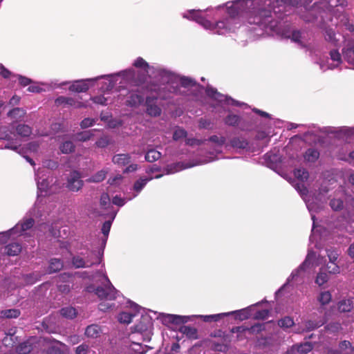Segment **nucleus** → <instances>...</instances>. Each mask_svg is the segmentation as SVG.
Instances as JSON below:
<instances>
[{"instance_id": "obj_21", "label": "nucleus", "mask_w": 354, "mask_h": 354, "mask_svg": "<svg viewBox=\"0 0 354 354\" xmlns=\"http://www.w3.org/2000/svg\"><path fill=\"white\" fill-rule=\"evenodd\" d=\"M63 268V263L59 259H52L50 261L49 272H55Z\"/></svg>"}, {"instance_id": "obj_38", "label": "nucleus", "mask_w": 354, "mask_h": 354, "mask_svg": "<svg viewBox=\"0 0 354 354\" xmlns=\"http://www.w3.org/2000/svg\"><path fill=\"white\" fill-rule=\"evenodd\" d=\"M19 314V311L16 309H9L1 312V316L6 318H16Z\"/></svg>"}, {"instance_id": "obj_26", "label": "nucleus", "mask_w": 354, "mask_h": 354, "mask_svg": "<svg viewBox=\"0 0 354 354\" xmlns=\"http://www.w3.org/2000/svg\"><path fill=\"white\" fill-rule=\"evenodd\" d=\"M335 1L334 0H331L330 2L323 1L320 2L319 3L315 2L313 4V9L314 10H319V9H324L326 10L328 12H332L331 7L333 6V3Z\"/></svg>"}, {"instance_id": "obj_34", "label": "nucleus", "mask_w": 354, "mask_h": 354, "mask_svg": "<svg viewBox=\"0 0 354 354\" xmlns=\"http://www.w3.org/2000/svg\"><path fill=\"white\" fill-rule=\"evenodd\" d=\"M180 331L189 338H196V330L194 328L187 326H184L180 328Z\"/></svg>"}, {"instance_id": "obj_62", "label": "nucleus", "mask_w": 354, "mask_h": 354, "mask_svg": "<svg viewBox=\"0 0 354 354\" xmlns=\"http://www.w3.org/2000/svg\"><path fill=\"white\" fill-rule=\"evenodd\" d=\"M88 346L86 345H80L76 348L77 354H86Z\"/></svg>"}, {"instance_id": "obj_18", "label": "nucleus", "mask_w": 354, "mask_h": 354, "mask_svg": "<svg viewBox=\"0 0 354 354\" xmlns=\"http://www.w3.org/2000/svg\"><path fill=\"white\" fill-rule=\"evenodd\" d=\"M16 132L21 137H27L32 133V129L26 124H19L16 128Z\"/></svg>"}, {"instance_id": "obj_15", "label": "nucleus", "mask_w": 354, "mask_h": 354, "mask_svg": "<svg viewBox=\"0 0 354 354\" xmlns=\"http://www.w3.org/2000/svg\"><path fill=\"white\" fill-rule=\"evenodd\" d=\"M34 223V221L32 218L27 219L26 221L22 223L20 225H17L14 228L10 230L12 234L17 232L19 229L21 228V231L24 232L30 229Z\"/></svg>"}, {"instance_id": "obj_6", "label": "nucleus", "mask_w": 354, "mask_h": 354, "mask_svg": "<svg viewBox=\"0 0 354 354\" xmlns=\"http://www.w3.org/2000/svg\"><path fill=\"white\" fill-rule=\"evenodd\" d=\"M184 17L195 20L198 23L202 24L205 28H208L211 26L209 21L205 20L201 16V12L198 10H190L187 14H184Z\"/></svg>"}, {"instance_id": "obj_17", "label": "nucleus", "mask_w": 354, "mask_h": 354, "mask_svg": "<svg viewBox=\"0 0 354 354\" xmlns=\"http://www.w3.org/2000/svg\"><path fill=\"white\" fill-rule=\"evenodd\" d=\"M113 162L120 165H125L130 162V156L128 154H118L113 156Z\"/></svg>"}, {"instance_id": "obj_56", "label": "nucleus", "mask_w": 354, "mask_h": 354, "mask_svg": "<svg viewBox=\"0 0 354 354\" xmlns=\"http://www.w3.org/2000/svg\"><path fill=\"white\" fill-rule=\"evenodd\" d=\"M111 222L110 221H106L102 227V232L104 236H107L111 229Z\"/></svg>"}, {"instance_id": "obj_19", "label": "nucleus", "mask_w": 354, "mask_h": 354, "mask_svg": "<svg viewBox=\"0 0 354 354\" xmlns=\"http://www.w3.org/2000/svg\"><path fill=\"white\" fill-rule=\"evenodd\" d=\"M21 250V247L19 243H12L6 248V252L9 256L17 255Z\"/></svg>"}, {"instance_id": "obj_23", "label": "nucleus", "mask_w": 354, "mask_h": 354, "mask_svg": "<svg viewBox=\"0 0 354 354\" xmlns=\"http://www.w3.org/2000/svg\"><path fill=\"white\" fill-rule=\"evenodd\" d=\"M319 152L314 149H309L306 151L304 158L308 162H315L319 158Z\"/></svg>"}, {"instance_id": "obj_36", "label": "nucleus", "mask_w": 354, "mask_h": 354, "mask_svg": "<svg viewBox=\"0 0 354 354\" xmlns=\"http://www.w3.org/2000/svg\"><path fill=\"white\" fill-rule=\"evenodd\" d=\"M323 268L321 269L320 272L317 274L315 279V283L319 286H322L328 280V274L323 271Z\"/></svg>"}, {"instance_id": "obj_9", "label": "nucleus", "mask_w": 354, "mask_h": 354, "mask_svg": "<svg viewBox=\"0 0 354 354\" xmlns=\"http://www.w3.org/2000/svg\"><path fill=\"white\" fill-rule=\"evenodd\" d=\"M354 308V298L344 299L337 304V308L339 312H350Z\"/></svg>"}, {"instance_id": "obj_61", "label": "nucleus", "mask_w": 354, "mask_h": 354, "mask_svg": "<svg viewBox=\"0 0 354 354\" xmlns=\"http://www.w3.org/2000/svg\"><path fill=\"white\" fill-rule=\"evenodd\" d=\"M93 101L95 103L100 104L102 105L106 104V99L103 96H98L93 98Z\"/></svg>"}, {"instance_id": "obj_5", "label": "nucleus", "mask_w": 354, "mask_h": 354, "mask_svg": "<svg viewBox=\"0 0 354 354\" xmlns=\"http://www.w3.org/2000/svg\"><path fill=\"white\" fill-rule=\"evenodd\" d=\"M206 93H207V95L212 97V98L215 99L216 100H217L218 102H223L224 100H226L228 104L239 105V106L241 105L240 103L234 101L233 99L228 98L227 97L224 96L223 95L218 93L217 91L213 88H207L206 90Z\"/></svg>"}, {"instance_id": "obj_40", "label": "nucleus", "mask_w": 354, "mask_h": 354, "mask_svg": "<svg viewBox=\"0 0 354 354\" xmlns=\"http://www.w3.org/2000/svg\"><path fill=\"white\" fill-rule=\"evenodd\" d=\"M135 315L129 313H122L118 315V321L123 324H129Z\"/></svg>"}, {"instance_id": "obj_24", "label": "nucleus", "mask_w": 354, "mask_h": 354, "mask_svg": "<svg viewBox=\"0 0 354 354\" xmlns=\"http://www.w3.org/2000/svg\"><path fill=\"white\" fill-rule=\"evenodd\" d=\"M59 149L63 153H69L74 151L75 145L71 141H65L59 146Z\"/></svg>"}, {"instance_id": "obj_55", "label": "nucleus", "mask_w": 354, "mask_h": 354, "mask_svg": "<svg viewBox=\"0 0 354 354\" xmlns=\"http://www.w3.org/2000/svg\"><path fill=\"white\" fill-rule=\"evenodd\" d=\"M39 146V142L37 141H33L28 145V149L30 152L37 151Z\"/></svg>"}, {"instance_id": "obj_48", "label": "nucleus", "mask_w": 354, "mask_h": 354, "mask_svg": "<svg viewBox=\"0 0 354 354\" xmlns=\"http://www.w3.org/2000/svg\"><path fill=\"white\" fill-rule=\"evenodd\" d=\"M186 135L187 133L184 129L178 128L175 130L173 138L175 140H178L185 138Z\"/></svg>"}, {"instance_id": "obj_27", "label": "nucleus", "mask_w": 354, "mask_h": 354, "mask_svg": "<svg viewBox=\"0 0 354 354\" xmlns=\"http://www.w3.org/2000/svg\"><path fill=\"white\" fill-rule=\"evenodd\" d=\"M25 114V111L20 108L13 109L8 113V115L16 120L23 118Z\"/></svg>"}, {"instance_id": "obj_49", "label": "nucleus", "mask_w": 354, "mask_h": 354, "mask_svg": "<svg viewBox=\"0 0 354 354\" xmlns=\"http://www.w3.org/2000/svg\"><path fill=\"white\" fill-rule=\"evenodd\" d=\"M122 180V177L120 174H116L113 177H110L108 183L111 185H118L121 183Z\"/></svg>"}, {"instance_id": "obj_47", "label": "nucleus", "mask_w": 354, "mask_h": 354, "mask_svg": "<svg viewBox=\"0 0 354 354\" xmlns=\"http://www.w3.org/2000/svg\"><path fill=\"white\" fill-rule=\"evenodd\" d=\"M351 347V343L348 341H343L339 343V349L337 351L340 354H349V352L346 351L348 348Z\"/></svg>"}, {"instance_id": "obj_14", "label": "nucleus", "mask_w": 354, "mask_h": 354, "mask_svg": "<svg viewBox=\"0 0 354 354\" xmlns=\"http://www.w3.org/2000/svg\"><path fill=\"white\" fill-rule=\"evenodd\" d=\"M332 299V295L330 291H322L317 296V301L322 306L328 304Z\"/></svg>"}, {"instance_id": "obj_28", "label": "nucleus", "mask_w": 354, "mask_h": 354, "mask_svg": "<svg viewBox=\"0 0 354 354\" xmlns=\"http://www.w3.org/2000/svg\"><path fill=\"white\" fill-rule=\"evenodd\" d=\"M107 171L106 170H101L97 172L95 174H94L93 176H91L88 181L92 182V183H100L102 182L106 176Z\"/></svg>"}, {"instance_id": "obj_57", "label": "nucleus", "mask_w": 354, "mask_h": 354, "mask_svg": "<svg viewBox=\"0 0 354 354\" xmlns=\"http://www.w3.org/2000/svg\"><path fill=\"white\" fill-rule=\"evenodd\" d=\"M327 329L331 332H337L341 329V325L339 323H333L327 326Z\"/></svg>"}, {"instance_id": "obj_51", "label": "nucleus", "mask_w": 354, "mask_h": 354, "mask_svg": "<svg viewBox=\"0 0 354 354\" xmlns=\"http://www.w3.org/2000/svg\"><path fill=\"white\" fill-rule=\"evenodd\" d=\"M330 274H337L340 272V268L336 263H331L330 266H327L326 269Z\"/></svg>"}, {"instance_id": "obj_41", "label": "nucleus", "mask_w": 354, "mask_h": 354, "mask_svg": "<svg viewBox=\"0 0 354 354\" xmlns=\"http://www.w3.org/2000/svg\"><path fill=\"white\" fill-rule=\"evenodd\" d=\"M278 324L282 328H288L294 325V321L290 317H285L279 321Z\"/></svg>"}, {"instance_id": "obj_25", "label": "nucleus", "mask_w": 354, "mask_h": 354, "mask_svg": "<svg viewBox=\"0 0 354 354\" xmlns=\"http://www.w3.org/2000/svg\"><path fill=\"white\" fill-rule=\"evenodd\" d=\"M248 142L246 140L241 138H236L231 140V145L236 149H245L248 147Z\"/></svg>"}, {"instance_id": "obj_35", "label": "nucleus", "mask_w": 354, "mask_h": 354, "mask_svg": "<svg viewBox=\"0 0 354 354\" xmlns=\"http://www.w3.org/2000/svg\"><path fill=\"white\" fill-rule=\"evenodd\" d=\"M61 315L64 317L73 319L76 316L77 313L75 308L66 307L61 310Z\"/></svg>"}, {"instance_id": "obj_2", "label": "nucleus", "mask_w": 354, "mask_h": 354, "mask_svg": "<svg viewBox=\"0 0 354 354\" xmlns=\"http://www.w3.org/2000/svg\"><path fill=\"white\" fill-rule=\"evenodd\" d=\"M322 261L319 259H316V254L314 252H309L304 262L297 270L292 272L290 277L292 279H293L296 276L299 274L300 271L306 270L310 267L316 266L321 263Z\"/></svg>"}, {"instance_id": "obj_43", "label": "nucleus", "mask_w": 354, "mask_h": 354, "mask_svg": "<svg viewBox=\"0 0 354 354\" xmlns=\"http://www.w3.org/2000/svg\"><path fill=\"white\" fill-rule=\"evenodd\" d=\"M227 21H218L216 25L218 34L223 35L227 32Z\"/></svg>"}, {"instance_id": "obj_7", "label": "nucleus", "mask_w": 354, "mask_h": 354, "mask_svg": "<svg viewBox=\"0 0 354 354\" xmlns=\"http://www.w3.org/2000/svg\"><path fill=\"white\" fill-rule=\"evenodd\" d=\"M330 60L333 63L330 64L329 66H325L324 64H320V67L322 70L333 69L337 67L341 63V55L337 50H333L330 52Z\"/></svg>"}, {"instance_id": "obj_60", "label": "nucleus", "mask_w": 354, "mask_h": 354, "mask_svg": "<svg viewBox=\"0 0 354 354\" xmlns=\"http://www.w3.org/2000/svg\"><path fill=\"white\" fill-rule=\"evenodd\" d=\"M66 104L73 106L75 107H81L82 104L81 102H75L73 98L66 97Z\"/></svg>"}, {"instance_id": "obj_39", "label": "nucleus", "mask_w": 354, "mask_h": 354, "mask_svg": "<svg viewBox=\"0 0 354 354\" xmlns=\"http://www.w3.org/2000/svg\"><path fill=\"white\" fill-rule=\"evenodd\" d=\"M100 203L103 209H108L111 206L109 196L106 193H103L100 196Z\"/></svg>"}, {"instance_id": "obj_22", "label": "nucleus", "mask_w": 354, "mask_h": 354, "mask_svg": "<svg viewBox=\"0 0 354 354\" xmlns=\"http://www.w3.org/2000/svg\"><path fill=\"white\" fill-rule=\"evenodd\" d=\"M313 349V345L309 342L293 346V350H296L297 353L300 354H306L310 352Z\"/></svg>"}, {"instance_id": "obj_42", "label": "nucleus", "mask_w": 354, "mask_h": 354, "mask_svg": "<svg viewBox=\"0 0 354 354\" xmlns=\"http://www.w3.org/2000/svg\"><path fill=\"white\" fill-rule=\"evenodd\" d=\"M147 113L152 116H157L160 113V109L153 104H150L149 102H147Z\"/></svg>"}, {"instance_id": "obj_32", "label": "nucleus", "mask_w": 354, "mask_h": 354, "mask_svg": "<svg viewBox=\"0 0 354 354\" xmlns=\"http://www.w3.org/2000/svg\"><path fill=\"white\" fill-rule=\"evenodd\" d=\"M294 175L299 180L304 182L308 178V173L304 169H297L294 171Z\"/></svg>"}, {"instance_id": "obj_16", "label": "nucleus", "mask_w": 354, "mask_h": 354, "mask_svg": "<svg viewBox=\"0 0 354 354\" xmlns=\"http://www.w3.org/2000/svg\"><path fill=\"white\" fill-rule=\"evenodd\" d=\"M324 324L323 319L319 321L308 320L304 322L305 328L302 329L301 331L304 330H312L322 326Z\"/></svg>"}, {"instance_id": "obj_10", "label": "nucleus", "mask_w": 354, "mask_h": 354, "mask_svg": "<svg viewBox=\"0 0 354 354\" xmlns=\"http://www.w3.org/2000/svg\"><path fill=\"white\" fill-rule=\"evenodd\" d=\"M162 322L165 324L174 323L180 324L187 322L186 317L171 314H162Z\"/></svg>"}, {"instance_id": "obj_59", "label": "nucleus", "mask_w": 354, "mask_h": 354, "mask_svg": "<svg viewBox=\"0 0 354 354\" xmlns=\"http://www.w3.org/2000/svg\"><path fill=\"white\" fill-rule=\"evenodd\" d=\"M118 75H123L124 77L127 76V79H129V78L133 77L134 76V71L133 69H129L127 71H122V72L119 73Z\"/></svg>"}, {"instance_id": "obj_52", "label": "nucleus", "mask_w": 354, "mask_h": 354, "mask_svg": "<svg viewBox=\"0 0 354 354\" xmlns=\"http://www.w3.org/2000/svg\"><path fill=\"white\" fill-rule=\"evenodd\" d=\"M184 167L179 163L170 165L167 169V174H172L183 169Z\"/></svg>"}, {"instance_id": "obj_4", "label": "nucleus", "mask_w": 354, "mask_h": 354, "mask_svg": "<svg viewBox=\"0 0 354 354\" xmlns=\"http://www.w3.org/2000/svg\"><path fill=\"white\" fill-rule=\"evenodd\" d=\"M0 138L7 140H15L14 143H8L5 145V149L17 151L18 147L20 145V140L17 138V135L14 132L5 131H3V135L0 136Z\"/></svg>"}, {"instance_id": "obj_53", "label": "nucleus", "mask_w": 354, "mask_h": 354, "mask_svg": "<svg viewBox=\"0 0 354 354\" xmlns=\"http://www.w3.org/2000/svg\"><path fill=\"white\" fill-rule=\"evenodd\" d=\"M95 124V120L91 118H85L84 119L80 124V126L82 129H86L89 127L93 126Z\"/></svg>"}, {"instance_id": "obj_11", "label": "nucleus", "mask_w": 354, "mask_h": 354, "mask_svg": "<svg viewBox=\"0 0 354 354\" xmlns=\"http://www.w3.org/2000/svg\"><path fill=\"white\" fill-rule=\"evenodd\" d=\"M144 100L143 95L137 93H131L129 99L127 100V104L136 106L140 104Z\"/></svg>"}, {"instance_id": "obj_44", "label": "nucleus", "mask_w": 354, "mask_h": 354, "mask_svg": "<svg viewBox=\"0 0 354 354\" xmlns=\"http://www.w3.org/2000/svg\"><path fill=\"white\" fill-rule=\"evenodd\" d=\"M330 206L335 210H340L343 207V201L340 198H333L330 202Z\"/></svg>"}, {"instance_id": "obj_50", "label": "nucleus", "mask_w": 354, "mask_h": 354, "mask_svg": "<svg viewBox=\"0 0 354 354\" xmlns=\"http://www.w3.org/2000/svg\"><path fill=\"white\" fill-rule=\"evenodd\" d=\"M38 189L42 192H46L48 190V183L47 180L43 179L41 181L38 180L37 182Z\"/></svg>"}, {"instance_id": "obj_29", "label": "nucleus", "mask_w": 354, "mask_h": 354, "mask_svg": "<svg viewBox=\"0 0 354 354\" xmlns=\"http://www.w3.org/2000/svg\"><path fill=\"white\" fill-rule=\"evenodd\" d=\"M151 178H140L138 180H136L133 185V189L137 192H140L142 189L146 185L148 181H149Z\"/></svg>"}, {"instance_id": "obj_13", "label": "nucleus", "mask_w": 354, "mask_h": 354, "mask_svg": "<svg viewBox=\"0 0 354 354\" xmlns=\"http://www.w3.org/2000/svg\"><path fill=\"white\" fill-rule=\"evenodd\" d=\"M72 263L74 267L77 268L90 267L94 263L90 260L86 261L82 257L78 256L73 257Z\"/></svg>"}, {"instance_id": "obj_58", "label": "nucleus", "mask_w": 354, "mask_h": 354, "mask_svg": "<svg viewBox=\"0 0 354 354\" xmlns=\"http://www.w3.org/2000/svg\"><path fill=\"white\" fill-rule=\"evenodd\" d=\"M180 82L184 86H192L195 84V82L193 80L185 77L180 79Z\"/></svg>"}, {"instance_id": "obj_45", "label": "nucleus", "mask_w": 354, "mask_h": 354, "mask_svg": "<svg viewBox=\"0 0 354 354\" xmlns=\"http://www.w3.org/2000/svg\"><path fill=\"white\" fill-rule=\"evenodd\" d=\"M133 65L137 68H140L148 72L149 66L148 64L141 57H138L134 62Z\"/></svg>"}, {"instance_id": "obj_63", "label": "nucleus", "mask_w": 354, "mask_h": 354, "mask_svg": "<svg viewBox=\"0 0 354 354\" xmlns=\"http://www.w3.org/2000/svg\"><path fill=\"white\" fill-rule=\"evenodd\" d=\"M113 203L118 206H122L124 205L125 201L123 198L120 197L115 196L113 198Z\"/></svg>"}, {"instance_id": "obj_12", "label": "nucleus", "mask_w": 354, "mask_h": 354, "mask_svg": "<svg viewBox=\"0 0 354 354\" xmlns=\"http://www.w3.org/2000/svg\"><path fill=\"white\" fill-rule=\"evenodd\" d=\"M271 17L270 11H261L258 16L252 21V23L266 25L269 21L268 18Z\"/></svg>"}, {"instance_id": "obj_8", "label": "nucleus", "mask_w": 354, "mask_h": 354, "mask_svg": "<svg viewBox=\"0 0 354 354\" xmlns=\"http://www.w3.org/2000/svg\"><path fill=\"white\" fill-rule=\"evenodd\" d=\"M92 79H88L86 80L75 81L69 87L70 91L75 92H85L88 88V82L92 81Z\"/></svg>"}, {"instance_id": "obj_20", "label": "nucleus", "mask_w": 354, "mask_h": 354, "mask_svg": "<svg viewBox=\"0 0 354 354\" xmlns=\"http://www.w3.org/2000/svg\"><path fill=\"white\" fill-rule=\"evenodd\" d=\"M344 59L349 64L354 66V46L351 48H347L343 51Z\"/></svg>"}, {"instance_id": "obj_31", "label": "nucleus", "mask_w": 354, "mask_h": 354, "mask_svg": "<svg viewBox=\"0 0 354 354\" xmlns=\"http://www.w3.org/2000/svg\"><path fill=\"white\" fill-rule=\"evenodd\" d=\"M161 156V153L155 150L151 149L149 150L145 156V159L148 162H153L158 160Z\"/></svg>"}, {"instance_id": "obj_30", "label": "nucleus", "mask_w": 354, "mask_h": 354, "mask_svg": "<svg viewBox=\"0 0 354 354\" xmlns=\"http://www.w3.org/2000/svg\"><path fill=\"white\" fill-rule=\"evenodd\" d=\"M95 130L86 131L81 132L76 135V140L78 141L85 142L91 138L93 136V132Z\"/></svg>"}, {"instance_id": "obj_64", "label": "nucleus", "mask_w": 354, "mask_h": 354, "mask_svg": "<svg viewBox=\"0 0 354 354\" xmlns=\"http://www.w3.org/2000/svg\"><path fill=\"white\" fill-rule=\"evenodd\" d=\"M209 140L212 142L218 143L220 145H223L225 142V139L223 138H222V137L221 138H218V136H212L209 138Z\"/></svg>"}, {"instance_id": "obj_3", "label": "nucleus", "mask_w": 354, "mask_h": 354, "mask_svg": "<svg viewBox=\"0 0 354 354\" xmlns=\"http://www.w3.org/2000/svg\"><path fill=\"white\" fill-rule=\"evenodd\" d=\"M84 183L80 174L77 171L70 173L67 178L66 187L71 192H78L83 187Z\"/></svg>"}, {"instance_id": "obj_54", "label": "nucleus", "mask_w": 354, "mask_h": 354, "mask_svg": "<svg viewBox=\"0 0 354 354\" xmlns=\"http://www.w3.org/2000/svg\"><path fill=\"white\" fill-rule=\"evenodd\" d=\"M109 144V139L107 137L104 136L100 138L95 143L96 146L98 147L104 148L106 147Z\"/></svg>"}, {"instance_id": "obj_46", "label": "nucleus", "mask_w": 354, "mask_h": 354, "mask_svg": "<svg viewBox=\"0 0 354 354\" xmlns=\"http://www.w3.org/2000/svg\"><path fill=\"white\" fill-rule=\"evenodd\" d=\"M326 252L330 263H336L339 257V253L337 252V251L335 250H327Z\"/></svg>"}, {"instance_id": "obj_33", "label": "nucleus", "mask_w": 354, "mask_h": 354, "mask_svg": "<svg viewBox=\"0 0 354 354\" xmlns=\"http://www.w3.org/2000/svg\"><path fill=\"white\" fill-rule=\"evenodd\" d=\"M100 333V328L97 325H91L86 329L85 334L88 337H95Z\"/></svg>"}, {"instance_id": "obj_1", "label": "nucleus", "mask_w": 354, "mask_h": 354, "mask_svg": "<svg viewBox=\"0 0 354 354\" xmlns=\"http://www.w3.org/2000/svg\"><path fill=\"white\" fill-rule=\"evenodd\" d=\"M102 287L95 289V294L101 299L114 300L117 297L118 291L113 286L107 276L103 274Z\"/></svg>"}, {"instance_id": "obj_37", "label": "nucleus", "mask_w": 354, "mask_h": 354, "mask_svg": "<svg viewBox=\"0 0 354 354\" xmlns=\"http://www.w3.org/2000/svg\"><path fill=\"white\" fill-rule=\"evenodd\" d=\"M31 350H32V346L28 342H24V343L19 344L17 348V351L19 354L29 353L31 351Z\"/></svg>"}]
</instances>
